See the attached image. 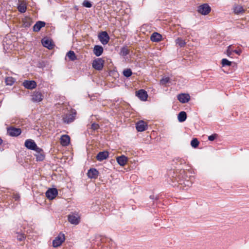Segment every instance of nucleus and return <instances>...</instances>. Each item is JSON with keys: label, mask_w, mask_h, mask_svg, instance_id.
Here are the masks:
<instances>
[{"label": "nucleus", "mask_w": 249, "mask_h": 249, "mask_svg": "<svg viewBox=\"0 0 249 249\" xmlns=\"http://www.w3.org/2000/svg\"><path fill=\"white\" fill-rule=\"evenodd\" d=\"M178 99L182 103H186L190 100V96L189 94H179L178 96Z\"/></svg>", "instance_id": "obj_13"}, {"label": "nucleus", "mask_w": 249, "mask_h": 249, "mask_svg": "<svg viewBox=\"0 0 249 249\" xmlns=\"http://www.w3.org/2000/svg\"><path fill=\"white\" fill-rule=\"evenodd\" d=\"M170 82V78L168 77H163L160 80V84L162 86H165L166 84Z\"/></svg>", "instance_id": "obj_33"}, {"label": "nucleus", "mask_w": 249, "mask_h": 249, "mask_svg": "<svg viewBox=\"0 0 249 249\" xmlns=\"http://www.w3.org/2000/svg\"><path fill=\"white\" fill-rule=\"evenodd\" d=\"M109 153L107 151L100 152L96 156V159L99 161H102L107 159L108 157Z\"/></svg>", "instance_id": "obj_17"}, {"label": "nucleus", "mask_w": 249, "mask_h": 249, "mask_svg": "<svg viewBox=\"0 0 249 249\" xmlns=\"http://www.w3.org/2000/svg\"><path fill=\"white\" fill-rule=\"evenodd\" d=\"M45 24L46 23L44 21H37L33 27V31L36 32L39 31L41 28L45 26Z\"/></svg>", "instance_id": "obj_19"}, {"label": "nucleus", "mask_w": 249, "mask_h": 249, "mask_svg": "<svg viewBox=\"0 0 249 249\" xmlns=\"http://www.w3.org/2000/svg\"><path fill=\"white\" fill-rule=\"evenodd\" d=\"M65 236L64 233L60 232L53 241V246L54 248L59 247L64 242Z\"/></svg>", "instance_id": "obj_2"}, {"label": "nucleus", "mask_w": 249, "mask_h": 249, "mask_svg": "<svg viewBox=\"0 0 249 249\" xmlns=\"http://www.w3.org/2000/svg\"><path fill=\"white\" fill-rule=\"evenodd\" d=\"M68 221L71 224L77 225L80 221V217L77 213H71L68 215Z\"/></svg>", "instance_id": "obj_6"}, {"label": "nucleus", "mask_w": 249, "mask_h": 249, "mask_svg": "<svg viewBox=\"0 0 249 249\" xmlns=\"http://www.w3.org/2000/svg\"><path fill=\"white\" fill-rule=\"evenodd\" d=\"M162 36L161 35L157 33L154 32L153 33L150 37L151 40L153 42H158L161 40Z\"/></svg>", "instance_id": "obj_20"}, {"label": "nucleus", "mask_w": 249, "mask_h": 249, "mask_svg": "<svg viewBox=\"0 0 249 249\" xmlns=\"http://www.w3.org/2000/svg\"><path fill=\"white\" fill-rule=\"evenodd\" d=\"M241 50H234L233 53H235L238 55H240L241 53Z\"/></svg>", "instance_id": "obj_44"}, {"label": "nucleus", "mask_w": 249, "mask_h": 249, "mask_svg": "<svg viewBox=\"0 0 249 249\" xmlns=\"http://www.w3.org/2000/svg\"><path fill=\"white\" fill-rule=\"evenodd\" d=\"M70 137L67 135H63L60 138V143L63 146H66L69 144Z\"/></svg>", "instance_id": "obj_18"}, {"label": "nucleus", "mask_w": 249, "mask_h": 249, "mask_svg": "<svg viewBox=\"0 0 249 249\" xmlns=\"http://www.w3.org/2000/svg\"><path fill=\"white\" fill-rule=\"evenodd\" d=\"M233 12L236 15L243 14L245 12L243 7L240 5H235L233 7Z\"/></svg>", "instance_id": "obj_24"}, {"label": "nucleus", "mask_w": 249, "mask_h": 249, "mask_svg": "<svg viewBox=\"0 0 249 249\" xmlns=\"http://www.w3.org/2000/svg\"><path fill=\"white\" fill-rule=\"evenodd\" d=\"M98 39L103 45L107 44L110 39V37L106 31L101 32L98 35Z\"/></svg>", "instance_id": "obj_5"}, {"label": "nucleus", "mask_w": 249, "mask_h": 249, "mask_svg": "<svg viewBox=\"0 0 249 249\" xmlns=\"http://www.w3.org/2000/svg\"><path fill=\"white\" fill-rule=\"evenodd\" d=\"M99 175L98 171L95 168H91L88 170L87 175L89 178H96Z\"/></svg>", "instance_id": "obj_15"}, {"label": "nucleus", "mask_w": 249, "mask_h": 249, "mask_svg": "<svg viewBox=\"0 0 249 249\" xmlns=\"http://www.w3.org/2000/svg\"><path fill=\"white\" fill-rule=\"evenodd\" d=\"M123 73L125 77H129L132 74V72L130 69H126L124 70Z\"/></svg>", "instance_id": "obj_34"}, {"label": "nucleus", "mask_w": 249, "mask_h": 249, "mask_svg": "<svg viewBox=\"0 0 249 249\" xmlns=\"http://www.w3.org/2000/svg\"><path fill=\"white\" fill-rule=\"evenodd\" d=\"M67 56L71 61H74L77 59L74 52L72 51H69L67 53Z\"/></svg>", "instance_id": "obj_28"}, {"label": "nucleus", "mask_w": 249, "mask_h": 249, "mask_svg": "<svg viewBox=\"0 0 249 249\" xmlns=\"http://www.w3.org/2000/svg\"><path fill=\"white\" fill-rule=\"evenodd\" d=\"M2 140H1V139L0 138V145L2 143Z\"/></svg>", "instance_id": "obj_45"}, {"label": "nucleus", "mask_w": 249, "mask_h": 249, "mask_svg": "<svg viewBox=\"0 0 249 249\" xmlns=\"http://www.w3.org/2000/svg\"><path fill=\"white\" fill-rule=\"evenodd\" d=\"M116 160L118 163L121 166H124L127 161V157L124 155L118 157Z\"/></svg>", "instance_id": "obj_22"}, {"label": "nucleus", "mask_w": 249, "mask_h": 249, "mask_svg": "<svg viewBox=\"0 0 249 249\" xmlns=\"http://www.w3.org/2000/svg\"><path fill=\"white\" fill-rule=\"evenodd\" d=\"M57 194L58 191L56 188L49 189L46 192V197L50 200H52L54 198Z\"/></svg>", "instance_id": "obj_9"}, {"label": "nucleus", "mask_w": 249, "mask_h": 249, "mask_svg": "<svg viewBox=\"0 0 249 249\" xmlns=\"http://www.w3.org/2000/svg\"><path fill=\"white\" fill-rule=\"evenodd\" d=\"M42 44L44 47L49 49H52L53 47V44L51 40L49 39H43L42 40Z\"/></svg>", "instance_id": "obj_23"}, {"label": "nucleus", "mask_w": 249, "mask_h": 249, "mask_svg": "<svg viewBox=\"0 0 249 249\" xmlns=\"http://www.w3.org/2000/svg\"><path fill=\"white\" fill-rule=\"evenodd\" d=\"M17 238L19 241H22L25 239V236L24 234L22 233L17 232Z\"/></svg>", "instance_id": "obj_38"}, {"label": "nucleus", "mask_w": 249, "mask_h": 249, "mask_svg": "<svg viewBox=\"0 0 249 249\" xmlns=\"http://www.w3.org/2000/svg\"><path fill=\"white\" fill-rule=\"evenodd\" d=\"M175 160L177 162H179L180 164H184L186 163L185 160L184 159L180 158L179 157L175 158Z\"/></svg>", "instance_id": "obj_40"}, {"label": "nucleus", "mask_w": 249, "mask_h": 249, "mask_svg": "<svg viewBox=\"0 0 249 249\" xmlns=\"http://www.w3.org/2000/svg\"><path fill=\"white\" fill-rule=\"evenodd\" d=\"M216 136L217 134H216L210 135L208 137V140L210 141H213L216 138Z\"/></svg>", "instance_id": "obj_42"}, {"label": "nucleus", "mask_w": 249, "mask_h": 249, "mask_svg": "<svg viewBox=\"0 0 249 249\" xmlns=\"http://www.w3.org/2000/svg\"><path fill=\"white\" fill-rule=\"evenodd\" d=\"M82 5L84 7H87V8H90L92 7V4L89 1H84Z\"/></svg>", "instance_id": "obj_39"}, {"label": "nucleus", "mask_w": 249, "mask_h": 249, "mask_svg": "<svg viewBox=\"0 0 249 249\" xmlns=\"http://www.w3.org/2000/svg\"><path fill=\"white\" fill-rule=\"evenodd\" d=\"M129 53V50L126 47H123L121 48L120 51V54L123 56H125L128 54Z\"/></svg>", "instance_id": "obj_32"}, {"label": "nucleus", "mask_w": 249, "mask_h": 249, "mask_svg": "<svg viewBox=\"0 0 249 249\" xmlns=\"http://www.w3.org/2000/svg\"><path fill=\"white\" fill-rule=\"evenodd\" d=\"M22 21L23 22V24L25 27H30L32 23H33V20L31 18L29 17H25L23 19Z\"/></svg>", "instance_id": "obj_27"}, {"label": "nucleus", "mask_w": 249, "mask_h": 249, "mask_svg": "<svg viewBox=\"0 0 249 249\" xmlns=\"http://www.w3.org/2000/svg\"><path fill=\"white\" fill-rule=\"evenodd\" d=\"M232 45H230L228 47L227 50V54L228 56L231 57V55L232 54V53H233L234 50L232 48Z\"/></svg>", "instance_id": "obj_37"}, {"label": "nucleus", "mask_w": 249, "mask_h": 249, "mask_svg": "<svg viewBox=\"0 0 249 249\" xmlns=\"http://www.w3.org/2000/svg\"><path fill=\"white\" fill-rule=\"evenodd\" d=\"M136 127L138 131L142 132L147 128V125L143 121H139L136 124Z\"/></svg>", "instance_id": "obj_11"}, {"label": "nucleus", "mask_w": 249, "mask_h": 249, "mask_svg": "<svg viewBox=\"0 0 249 249\" xmlns=\"http://www.w3.org/2000/svg\"><path fill=\"white\" fill-rule=\"evenodd\" d=\"M136 96L141 100L146 101L148 97L147 92L143 89H140L136 92Z\"/></svg>", "instance_id": "obj_14"}, {"label": "nucleus", "mask_w": 249, "mask_h": 249, "mask_svg": "<svg viewBox=\"0 0 249 249\" xmlns=\"http://www.w3.org/2000/svg\"><path fill=\"white\" fill-rule=\"evenodd\" d=\"M43 95L39 91H34L32 95V100L34 102H39L43 100Z\"/></svg>", "instance_id": "obj_10"}, {"label": "nucleus", "mask_w": 249, "mask_h": 249, "mask_svg": "<svg viewBox=\"0 0 249 249\" xmlns=\"http://www.w3.org/2000/svg\"><path fill=\"white\" fill-rule=\"evenodd\" d=\"M150 197L151 198V199H153L154 198V196H150Z\"/></svg>", "instance_id": "obj_46"}, {"label": "nucleus", "mask_w": 249, "mask_h": 249, "mask_svg": "<svg viewBox=\"0 0 249 249\" xmlns=\"http://www.w3.org/2000/svg\"><path fill=\"white\" fill-rule=\"evenodd\" d=\"M36 154H35V156L36 157V161H42L44 159L45 156L43 154V152L42 150L41 149V150L39 151H36Z\"/></svg>", "instance_id": "obj_25"}, {"label": "nucleus", "mask_w": 249, "mask_h": 249, "mask_svg": "<svg viewBox=\"0 0 249 249\" xmlns=\"http://www.w3.org/2000/svg\"><path fill=\"white\" fill-rule=\"evenodd\" d=\"M103 52V48L101 46L95 45L93 49V53L96 56H100Z\"/></svg>", "instance_id": "obj_21"}, {"label": "nucleus", "mask_w": 249, "mask_h": 249, "mask_svg": "<svg viewBox=\"0 0 249 249\" xmlns=\"http://www.w3.org/2000/svg\"><path fill=\"white\" fill-rule=\"evenodd\" d=\"M13 198L15 199V200H18L19 199V196L18 194H14L13 196Z\"/></svg>", "instance_id": "obj_43"}, {"label": "nucleus", "mask_w": 249, "mask_h": 249, "mask_svg": "<svg viewBox=\"0 0 249 249\" xmlns=\"http://www.w3.org/2000/svg\"><path fill=\"white\" fill-rule=\"evenodd\" d=\"M175 42L180 47H183L186 45L185 41L180 37L177 38L175 40Z\"/></svg>", "instance_id": "obj_29"}, {"label": "nucleus", "mask_w": 249, "mask_h": 249, "mask_svg": "<svg viewBox=\"0 0 249 249\" xmlns=\"http://www.w3.org/2000/svg\"><path fill=\"white\" fill-rule=\"evenodd\" d=\"M174 179V180L173 182H177L178 185L184 190H187L188 187L192 185V182L187 178V176H186L184 170L180 171L178 177H176Z\"/></svg>", "instance_id": "obj_1"}, {"label": "nucleus", "mask_w": 249, "mask_h": 249, "mask_svg": "<svg viewBox=\"0 0 249 249\" xmlns=\"http://www.w3.org/2000/svg\"><path fill=\"white\" fill-rule=\"evenodd\" d=\"M199 143V142L196 138H194L191 142V145L194 148H196Z\"/></svg>", "instance_id": "obj_35"}, {"label": "nucleus", "mask_w": 249, "mask_h": 249, "mask_svg": "<svg viewBox=\"0 0 249 249\" xmlns=\"http://www.w3.org/2000/svg\"><path fill=\"white\" fill-rule=\"evenodd\" d=\"M211 7L207 3L203 4L198 7L197 11L203 15H208L211 11Z\"/></svg>", "instance_id": "obj_4"}, {"label": "nucleus", "mask_w": 249, "mask_h": 249, "mask_svg": "<svg viewBox=\"0 0 249 249\" xmlns=\"http://www.w3.org/2000/svg\"><path fill=\"white\" fill-rule=\"evenodd\" d=\"M104 61L102 58L95 59L92 63V67L96 70H102L104 66Z\"/></svg>", "instance_id": "obj_8"}, {"label": "nucleus", "mask_w": 249, "mask_h": 249, "mask_svg": "<svg viewBox=\"0 0 249 249\" xmlns=\"http://www.w3.org/2000/svg\"><path fill=\"white\" fill-rule=\"evenodd\" d=\"M99 127V124L96 123H93L91 125V128L93 130L98 129Z\"/></svg>", "instance_id": "obj_41"}, {"label": "nucleus", "mask_w": 249, "mask_h": 249, "mask_svg": "<svg viewBox=\"0 0 249 249\" xmlns=\"http://www.w3.org/2000/svg\"><path fill=\"white\" fill-rule=\"evenodd\" d=\"M7 131V134L12 137H17L21 133V130L20 128H16L13 126L8 127Z\"/></svg>", "instance_id": "obj_7"}, {"label": "nucleus", "mask_w": 249, "mask_h": 249, "mask_svg": "<svg viewBox=\"0 0 249 249\" xmlns=\"http://www.w3.org/2000/svg\"><path fill=\"white\" fill-rule=\"evenodd\" d=\"M15 81V79L12 77H7L5 79L6 84L9 86L13 85Z\"/></svg>", "instance_id": "obj_31"}, {"label": "nucleus", "mask_w": 249, "mask_h": 249, "mask_svg": "<svg viewBox=\"0 0 249 249\" xmlns=\"http://www.w3.org/2000/svg\"><path fill=\"white\" fill-rule=\"evenodd\" d=\"M221 64L223 67L226 66H231V62L229 61L228 59L226 58L222 59L221 60Z\"/></svg>", "instance_id": "obj_36"}, {"label": "nucleus", "mask_w": 249, "mask_h": 249, "mask_svg": "<svg viewBox=\"0 0 249 249\" xmlns=\"http://www.w3.org/2000/svg\"><path fill=\"white\" fill-rule=\"evenodd\" d=\"M76 115V111H72L71 113L67 114L65 117L64 118V121L67 123L72 122L75 119Z\"/></svg>", "instance_id": "obj_16"}, {"label": "nucleus", "mask_w": 249, "mask_h": 249, "mask_svg": "<svg viewBox=\"0 0 249 249\" xmlns=\"http://www.w3.org/2000/svg\"><path fill=\"white\" fill-rule=\"evenodd\" d=\"M18 10L21 13H24L26 12L27 7L26 4L24 3H20L18 6Z\"/></svg>", "instance_id": "obj_30"}, {"label": "nucleus", "mask_w": 249, "mask_h": 249, "mask_svg": "<svg viewBox=\"0 0 249 249\" xmlns=\"http://www.w3.org/2000/svg\"><path fill=\"white\" fill-rule=\"evenodd\" d=\"M187 118V114L185 111H181L179 113L178 118L179 122H184Z\"/></svg>", "instance_id": "obj_26"}, {"label": "nucleus", "mask_w": 249, "mask_h": 249, "mask_svg": "<svg viewBox=\"0 0 249 249\" xmlns=\"http://www.w3.org/2000/svg\"><path fill=\"white\" fill-rule=\"evenodd\" d=\"M24 144L25 147L29 149L35 151H39L41 150V148L38 147L34 141L32 139L26 140Z\"/></svg>", "instance_id": "obj_3"}, {"label": "nucleus", "mask_w": 249, "mask_h": 249, "mask_svg": "<svg viewBox=\"0 0 249 249\" xmlns=\"http://www.w3.org/2000/svg\"><path fill=\"white\" fill-rule=\"evenodd\" d=\"M23 86L30 89H35L36 87V83L35 81L25 80L23 83Z\"/></svg>", "instance_id": "obj_12"}]
</instances>
